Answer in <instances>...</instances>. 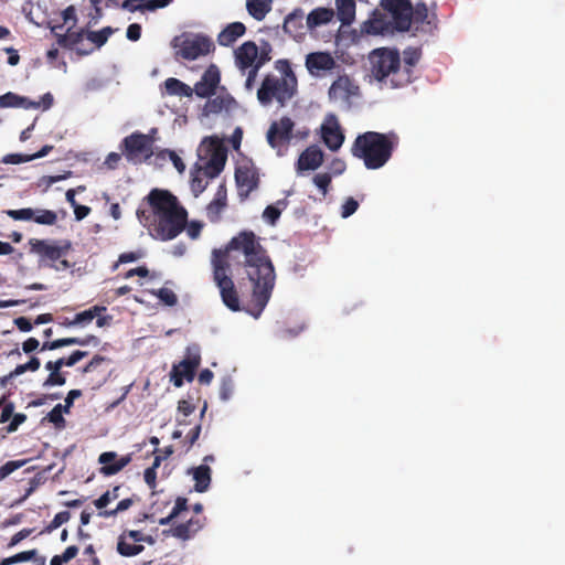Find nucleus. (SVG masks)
Masks as SVG:
<instances>
[{
  "label": "nucleus",
  "mask_w": 565,
  "mask_h": 565,
  "mask_svg": "<svg viewBox=\"0 0 565 565\" xmlns=\"http://www.w3.org/2000/svg\"><path fill=\"white\" fill-rule=\"evenodd\" d=\"M224 253L228 262L231 252L244 256V267L249 281L253 284L250 300L247 302L246 312L258 319L266 308L275 287L276 274L274 265L262 246L259 238L253 231H242L226 245L225 249H214Z\"/></svg>",
  "instance_id": "f257e3e1"
},
{
  "label": "nucleus",
  "mask_w": 565,
  "mask_h": 565,
  "mask_svg": "<svg viewBox=\"0 0 565 565\" xmlns=\"http://www.w3.org/2000/svg\"><path fill=\"white\" fill-rule=\"evenodd\" d=\"M146 200L150 211L139 207L136 214L153 238L171 241L185 228L188 212L172 193L153 189Z\"/></svg>",
  "instance_id": "f03ea898"
},
{
  "label": "nucleus",
  "mask_w": 565,
  "mask_h": 565,
  "mask_svg": "<svg viewBox=\"0 0 565 565\" xmlns=\"http://www.w3.org/2000/svg\"><path fill=\"white\" fill-rule=\"evenodd\" d=\"M397 143L398 137L394 132L366 131L355 138L351 153L362 160L366 169L376 170L387 163Z\"/></svg>",
  "instance_id": "7ed1b4c3"
},
{
  "label": "nucleus",
  "mask_w": 565,
  "mask_h": 565,
  "mask_svg": "<svg viewBox=\"0 0 565 565\" xmlns=\"http://www.w3.org/2000/svg\"><path fill=\"white\" fill-rule=\"evenodd\" d=\"M275 66L280 75L265 76L257 90V99L263 106L275 100L280 107H285L297 94L298 81L287 60H278Z\"/></svg>",
  "instance_id": "20e7f679"
},
{
  "label": "nucleus",
  "mask_w": 565,
  "mask_h": 565,
  "mask_svg": "<svg viewBox=\"0 0 565 565\" xmlns=\"http://www.w3.org/2000/svg\"><path fill=\"white\" fill-rule=\"evenodd\" d=\"M371 72L377 82L392 88L409 84L407 71H401V55L397 50L381 47L370 54Z\"/></svg>",
  "instance_id": "39448f33"
},
{
  "label": "nucleus",
  "mask_w": 565,
  "mask_h": 565,
  "mask_svg": "<svg viewBox=\"0 0 565 565\" xmlns=\"http://www.w3.org/2000/svg\"><path fill=\"white\" fill-rule=\"evenodd\" d=\"M224 253L216 252L213 254V279L220 289L223 303L232 311L242 310L238 291L228 273L231 270L230 263L225 259ZM247 305L243 308L246 311Z\"/></svg>",
  "instance_id": "423d86ee"
},
{
  "label": "nucleus",
  "mask_w": 565,
  "mask_h": 565,
  "mask_svg": "<svg viewBox=\"0 0 565 565\" xmlns=\"http://www.w3.org/2000/svg\"><path fill=\"white\" fill-rule=\"evenodd\" d=\"M30 252L40 256L42 262L55 270H66L71 268V263L65 259L72 249V242L62 239L58 242L49 239L30 238Z\"/></svg>",
  "instance_id": "0eeeda50"
},
{
  "label": "nucleus",
  "mask_w": 565,
  "mask_h": 565,
  "mask_svg": "<svg viewBox=\"0 0 565 565\" xmlns=\"http://www.w3.org/2000/svg\"><path fill=\"white\" fill-rule=\"evenodd\" d=\"M154 139L151 135L135 131L121 141V154L132 164H140L153 154Z\"/></svg>",
  "instance_id": "6e6552de"
},
{
  "label": "nucleus",
  "mask_w": 565,
  "mask_h": 565,
  "mask_svg": "<svg viewBox=\"0 0 565 565\" xmlns=\"http://www.w3.org/2000/svg\"><path fill=\"white\" fill-rule=\"evenodd\" d=\"M63 24H56L51 26V32L56 38V42L61 47L67 50H75L81 56L89 55L95 51V47H87L84 45L86 38V31L81 29L78 31H72L70 26L65 33H62Z\"/></svg>",
  "instance_id": "1a4fd4ad"
},
{
  "label": "nucleus",
  "mask_w": 565,
  "mask_h": 565,
  "mask_svg": "<svg viewBox=\"0 0 565 565\" xmlns=\"http://www.w3.org/2000/svg\"><path fill=\"white\" fill-rule=\"evenodd\" d=\"M329 99L334 103H341L347 108L352 105V99L360 97L361 90L356 82L349 75H339L331 84L328 90Z\"/></svg>",
  "instance_id": "9d476101"
},
{
  "label": "nucleus",
  "mask_w": 565,
  "mask_h": 565,
  "mask_svg": "<svg viewBox=\"0 0 565 565\" xmlns=\"http://www.w3.org/2000/svg\"><path fill=\"white\" fill-rule=\"evenodd\" d=\"M380 6L391 15L393 29L399 32L411 30V0H381Z\"/></svg>",
  "instance_id": "9b49d317"
},
{
  "label": "nucleus",
  "mask_w": 565,
  "mask_h": 565,
  "mask_svg": "<svg viewBox=\"0 0 565 565\" xmlns=\"http://www.w3.org/2000/svg\"><path fill=\"white\" fill-rule=\"evenodd\" d=\"M235 181L241 200H246L259 185L258 169L252 161H244L235 169Z\"/></svg>",
  "instance_id": "f8f14e48"
},
{
  "label": "nucleus",
  "mask_w": 565,
  "mask_h": 565,
  "mask_svg": "<svg viewBox=\"0 0 565 565\" xmlns=\"http://www.w3.org/2000/svg\"><path fill=\"white\" fill-rule=\"evenodd\" d=\"M213 50L214 44L209 36L195 34L182 40L178 54L184 60L193 61L211 53Z\"/></svg>",
  "instance_id": "ddd939ff"
},
{
  "label": "nucleus",
  "mask_w": 565,
  "mask_h": 565,
  "mask_svg": "<svg viewBox=\"0 0 565 565\" xmlns=\"http://www.w3.org/2000/svg\"><path fill=\"white\" fill-rule=\"evenodd\" d=\"M2 214L14 221H34L41 225H54L57 222V214L52 210L23 207L20 210H4Z\"/></svg>",
  "instance_id": "4468645a"
},
{
  "label": "nucleus",
  "mask_w": 565,
  "mask_h": 565,
  "mask_svg": "<svg viewBox=\"0 0 565 565\" xmlns=\"http://www.w3.org/2000/svg\"><path fill=\"white\" fill-rule=\"evenodd\" d=\"M294 121L289 117H281L274 121L267 131V141L270 147L279 149L289 145L292 137Z\"/></svg>",
  "instance_id": "2eb2a0df"
},
{
  "label": "nucleus",
  "mask_w": 565,
  "mask_h": 565,
  "mask_svg": "<svg viewBox=\"0 0 565 565\" xmlns=\"http://www.w3.org/2000/svg\"><path fill=\"white\" fill-rule=\"evenodd\" d=\"M221 81V73L216 65L211 64L202 74L201 79L194 85L193 93L201 98H210L214 95Z\"/></svg>",
  "instance_id": "dca6fc26"
},
{
  "label": "nucleus",
  "mask_w": 565,
  "mask_h": 565,
  "mask_svg": "<svg viewBox=\"0 0 565 565\" xmlns=\"http://www.w3.org/2000/svg\"><path fill=\"white\" fill-rule=\"evenodd\" d=\"M306 67L311 75L320 76L337 67V62L329 52H312L306 56Z\"/></svg>",
  "instance_id": "f3484780"
},
{
  "label": "nucleus",
  "mask_w": 565,
  "mask_h": 565,
  "mask_svg": "<svg viewBox=\"0 0 565 565\" xmlns=\"http://www.w3.org/2000/svg\"><path fill=\"white\" fill-rule=\"evenodd\" d=\"M130 461V455L118 457L114 451H105L98 458V462L102 465L99 471L104 476H114L128 466Z\"/></svg>",
  "instance_id": "a211bd4d"
},
{
  "label": "nucleus",
  "mask_w": 565,
  "mask_h": 565,
  "mask_svg": "<svg viewBox=\"0 0 565 565\" xmlns=\"http://www.w3.org/2000/svg\"><path fill=\"white\" fill-rule=\"evenodd\" d=\"M321 135L324 145L332 151L340 149L344 141V135L341 131L337 118L331 115L327 124L321 126Z\"/></svg>",
  "instance_id": "6ab92c4d"
},
{
  "label": "nucleus",
  "mask_w": 565,
  "mask_h": 565,
  "mask_svg": "<svg viewBox=\"0 0 565 565\" xmlns=\"http://www.w3.org/2000/svg\"><path fill=\"white\" fill-rule=\"evenodd\" d=\"M234 54L236 66L244 73L256 64L258 46L253 41H246L235 50Z\"/></svg>",
  "instance_id": "aec40b11"
},
{
  "label": "nucleus",
  "mask_w": 565,
  "mask_h": 565,
  "mask_svg": "<svg viewBox=\"0 0 565 565\" xmlns=\"http://www.w3.org/2000/svg\"><path fill=\"white\" fill-rule=\"evenodd\" d=\"M227 159L226 150L216 146L212 149L210 158L202 170L209 179L216 178L224 169Z\"/></svg>",
  "instance_id": "412c9836"
},
{
  "label": "nucleus",
  "mask_w": 565,
  "mask_h": 565,
  "mask_svg": "<svg viewBox=\"0 0 565 565\" xmlns=\"http://www.w3.org/2000/svg\"><path fill=\"white\" fill-rule=\"evenodd\" d=\"M323 162V152L318 146H310L298 158L297 170L299 172L316 170Z\"/></svg>",
  "instance_id": "4be33fe9"
},
{
  "label": "nucleus",
  "mask_w": 565,
  "mask_h": 565,
  "mask_svg": "<svg viewBox=\"0 0 565 565\" xmlns=\"http://www.w3.org/2000/svg\"><path fill=\"white\" fill-rule=\"evenodd\" d=\"M227 205V196L225 185H220L214 199L206 206V215L210 222L215 223L221 218V213Z\"/></svg>",
  "instance_id": "5701e85b"
},
{
  "label": "nucleus",
  "mask_w": 565,
  "mask_h": 565,
  "mask_svg": "<svg viewBox=\"0 0 565 565\" xmlns=\"http://www.w3.org/2000/svg\"><path fill=\"white\" fill-rule=\"evenodd\" d=\"M246 32V26L242 22H232L227 24L217 35V43L221 46L233 45Z\"/></svg>",
  "instance_id": "b1692460"
},
{
  "label": "nucleus",
  "mask_w": 565,
  "mask_h": 565,
  "mask_svg": "<svg viewBox=\"0 0 565 565\" xmlns=\"http://www.w3.org/2000/svg\"><path fill=\"white\" fill-rule=\"evenodd\" d=\"M303 19V11L301 9H295L285 18L284 31L294 38L302 35L305 29Z\"/></svg>",
  "instance_id": "393cba45"
},
{
  "label": "nucleus",
  "mask_w": 565,
  "mask_h": 565,
  "mask_svg": "<svg viewBox=\"0 0 565 565\" xmlns=\"http://www.w3.org/2000/svg\"><path fill=\"white\" fill-rule=\"evenodd\" d=\"M365 30L370 34H387L394 31L393 23L382 13H374L373 17L365 22Z\"/></svg>",
  "instance_id": "a878e982"
},
{
  "label": "nucleus",
  "mask_w": 565,
  "mask_h": 565,
  "mask_svg": "<svg viewBox=\"0 0 565 565\" xmlns=\"http://www.w3.org/2000/svg\"><path fill=\"white\" fill-rule=\"evenodd\" d=\"M334 17V11L331 8H316L306 19V24L309 30H315L320 25L328 24Z\"/></svg>",
  "instance_id": "bb28decb"
},
{
  "label": "nucleus",
  "mask_w": 565,
  "mask_h": 565,
  "mask_svg": "<svg viewBox=\"0 0 565 565\" xmlns=\"http://www.w3.org/2000/svg\"><path fill=\"white\" fill-rule=\"evenodd\" d=\"M188 364L183 361H180L178 364L172 366L170 372L171 382L175 387H181L183 385L184 380L188 382H192L195 376V369H189Z\"/></svg>",
  "instance_id": "cd10ccee"
},
{
  "label": "nucleus",
  "mask_w": 565,
  "mask_h": 565,
  "mask_svg": "<svg viewBox=\"0 0 565 565\" xmlns=\"http://www.w3.org/2000/svg\"><path fill=\"white\" fill-rule=\"evenodd\" d=\"M337 17L342 25H350L355 19V0H335Z\"/></svg>",
  "instance_id": "c85d7f7f"
},
{
  "label": "nucleus",
  "mask_w": 565,
  "mask_h": 565,
  "mask_svg": "<svg viewBox=\"0 0 565 565\" xmlns=\"http://www.w3.org/2000/svg\"><path fill=\"white\" fill-rule=\"evenodd\" d=\"M234 104L235 99L231 95H218L214 98H210L204 109L207 114H218L224 109L230 110Z\"/></svg>",
  "instance_id": "c756f323"
},
{
  "label": "nucleus",
  "mask_w": 565,
  "mask_h": 565,
  "mask_svg": "<svg viewBox=\"0 0 565 565\" xmlns=\"http://www.w3.org/2000/svg\"><path fill=\"white\" fill-rule=\"evenodd\" d=\"M163 86L166 89V94L170 96L191 97L193 95L192 87L174 77L167 78L163 82Z\"/></svg>",
  "instance_id": "7c9ffc66"
},
{
  "label": "nucleus",
  "mask_w": 565,
  "mask_h": 565,
  "mask_svg": "<svg viewBox=\"0 0 565 565\" xmlns=\"http://www.w3.org/2000/svg\"><path fill=\"white\" fill-rule=\"evenodd\" d=\"M273 0H246L248 13L257 21L265 19L271 10Z\"/></svg>",
  "instance_id": "2f4dec72"
},
{
  "label": "nucleus",
  "mask_w": 565,
  "mask_h": 565,
  "mask_svg": "<svg viewBox=\"0 0 565 565\" xmlns=\"http://www.w3.org/2000/svg\"><path fill=\"white\" fill-rule=\"evenodd\" d=\"M422 52L418 49L407 47L403 52V65L401 64V71H407L409 75V83L414 79V67L419 62Z\"/></svg>",
  "instance_id": "473e14b6"
},
{
  "label": "nucleus",
  "mask_w": 565,
  "mask_h": 565,
  "mask_svg": "<svg viewBox=\"0 0 565 565\" xmlns=\"http://www.w3.org/2000/svg\"><path fill=\"white\" fill-rule=\"evenodd\" d=\"M194 489L196 492H205L211 483V468L201 465L193 469Z\"/></svg>",
  "instance_id": "72a5a7b5"
},
{
  "label": "nucleus",
  "mask_w": 565,
  "mask_h": 565,
  "mask_svg": "<svg viewBox=\"0 0 565 565\" xmlns=\"http://www.w3.org/2000/svg\"><path fill=\"white\" fill-rule=\"evenodd\" d=\"M115 32L111 26H105L99 31H88L86 32V39L90 42L92 45L88 47L100 49L108 41L109 36Z\"/></svg>",
  "instance_id": "f704fd0d"
},
{
  "label": "nucleus",
  "mask_w": 565,
  "mask_h": 565,
  "mask_svg": "<svg viewBox=\"0 0 565 565\" xmlns=\"http://www.w3.org/2000/svg\"><path fill=\"white\" fill-rule=\"evenodd\" d=\"M106 310L107 309L104 306H93L87 310L76 313L73 318V322H76V326L85 327Z\"/></svg>",
  "instance_id": "c9c22d12"
},
{
  "label": "nucleus",
  "mask_w": 565,
  "mask_h": 565,
  "mask_svg": "<svg viewBox=\"0 0 565 565\" xmlns=\"http://www.w3.org/2000/svg\"><path fill=\"white\" fill-rule=\"evenodd\" d=\"M424 23H430L428 21V8L426 3L418 2L415 6L412 4L411 28L414 25L415 30H418L419 25Z\"/></svg>",
  "instance_id": "e433bc0d"
},
{
  "label": "nucleus",
  "mask_w": 565,
  "mask_h": 565,
  "mask_svg": "<svg viewBox=\"0 0 565 565\" xmlns=\"http://www.w3.org/2000/svg\"><path fill=\"white\" fill-rule=\"evenodd\" d=\"M204 171L202 167H198L191 171V190L194 193V196H199L207 186V181H205Z\"/></svg>",
  "instance_id": "4c0bfd02"
},
{
  "label": "nucleus",
  "mask_w": 565,
  "mask_h": 565,
  "mask_svg": "<svg viewBox=\"0 0 565 565\" xmlns=\"http://www.w3.org/2000/svg\"><path fill=\"white\" fill-rule=\"evenodd\" d=\"M145 550L143 545L129 543L125 536H119L117 543V551L122 556H135Z\"/></svg>",
  "instance_id": "58836bf2"
},
{
  "label": "nucleus",
  "mask_w": 565,
  "mask_h": 565,
  "mask_svg": "<svg viewBox=\"0 0 565 565\" xmlns=\"http://www.w3.org/2000/svg\"><path fill=\"white\" fill-rule=\"evenodd\" d=\"M287 206L286 200H279L275 205H268L263 212L264 220L270 225H275L280 217L281 210Z\"/></svg>",
  "instance_id": "ea45409f"
},
{
  "label": "nucleus",
  "mask_w": 565,
  "mask_h": 565,
  "mask_svg": "<svg viewBox=\"0 0 565 565\" xmlns=\"http://www.w3.org/2000/svg\"><path fill=\"white\" fill-rule=\"evenodd\" d=\"M184 363H186V366H190L189 369H198L201 363V350L199 344H190L185 349V356L182 360Z\"/></svg>",
  "instance_id": "a19ab883"
},
{
  "label": "nucleus",
  "mask_w": 565,
  "mask_h": 565,
  "mask_svg": "<svg viewBox=\"0 0 565 565\" xmlns=\"http://www.w3.org/2000/svg\"><path fill=\"white\" fill-rule=\"evenodd\" d=\"M119 490L120 487H114L111 490H107L105 493H103L98 499L94 500V505L99 510L104 511L105 508L116 499L119 498Z\"/></svg>",
  "instance_id": "79ce46f5"
},
{
  "label": "nucleus",
  "mask_w": 565,
  "mask_h": 565,
  "mask_svg": "<svg viewBox=\"0 0 565 565\" xmlns=\"http://www.w3.org/2000/svg\"><path fill=\"white\" fill-rule=\"evenodd\" d=\"M163 534H171L172 536L180 539L182 541H188L195 535L194 532L190 529V526L186 525L185 522L175 525L169 531H163Z\"/></svg>",
  "instance_id": "37998d69"
},
{
  "label": "nucleus",
  "mask_w": 565,
  "mask_h": 565,
  "mask_svg": "<svg viewBox=\"0 0 565 565\" xmlns=\"http://www.w3.org/2000/svg\"><path fill=\"white\" fill-rule=\"evenodd\" d=\"M45 481V472H38L33 478L30 479L28 488L25 489L24 494L20 499V502L26 500L40 486L44 484Z\"/></svg>",
  "instance_id": "c03bdc74"
},
{
  "label": "nucleus",
  "mask_w": 565,
  "mask_h": 565,
  "mask_svg": "<svg viewBox=\"0 0 565 565\" xmlns=\"http://www.w3.org/2000/svg\"><path fill=\"white\" fill-rule=\"evenodd\" d=\"M63 405L57 404L55 405L51 412L47 413L46 419L52 423L56 428H64L65 427V419L63 417Z\"/></svg>",
  "instance_id": "a18cd8bd"
},
{
  "label": "nucleus",
  "mask_w": 565,
  "mask_h": 565,
  "mask_svg": "<svg viewBox=\"0 0 565 565\" xmlns=\"http://www.w3.org/2000/svg\"><path fill=\"white\" fill-rule=\"evenodd\" d=\"M36 554V550L20 552L13 556L3 558L0 565H12L17 563L28 562L34 558Z\"/></svg>",
  "instance_id": "49530a36"
},
{
  "label": "nucleus",
  "mask_w": 565,
  "mask_h": 565,
  "mask_svg": "<svg viewBox=\"0 0 565 565\" xmlns=\"http://www.w3.org/2000/svg\"><path fill=\"white\" fill-rule=\"evenodd\" d=\"M134 503L131 498L122 499L118 502L117 507L114 510H104L98 512V516L100 518H111L117 513L128 510Z\"/></svg>",
  "instance_id": "de8ad7c7"
},
{
  "label": "nucleus",
  "mask_w": 565,
  "mask_h": 565,
  "mask_svg": "<svg viewBox=\"0 0 565 565\" xmlns=\"http://www.w3.org/2000/svg\"><path fill=\"white\" fill-rule=\"evenodd\" d=\"M149 6V0H124L119 4V7L129 12L150 10Z\"/></svg>",
  "instance_id": "09e8293b"
},
{
  "label": "nucleus",
  "mask_w": 565,
  "mask_h": 565,
  "mask_svg": "<svg viewBox=\"0 0 565 565\" xmlns=\"http://www.w3.org/2000/svg\"><path fill=\"white\" fill-rule=\"evenodd\" d=\"M71 519V513L68 511H61L55 514L53 520L46 525L43 532L51 533L54 530L58 529L62 524L66 523Z\"/></svg>",
  "instance_id": "8fccbe9b"
},
{
  "label": "nucleus",
  "mask_w": 565,
  "mask_h": 565,
  "mask_svg": "<svg viewBox=\"0 0 565 565\" xmlns=\"http://www.w3.org/2000/svg\"><path fill=\"white\" fill-rule=\"evenodd\" d=\"M107 356L95 354L92 360L81 370L82 374L95 372L103 363H110Z\"/></svg>",
  "instance_id": "3c124183"
},
{
  "label": "nucleus",
  "mask_w": 565,
  "mask_h": 565,
  "mask_svg": "<svg viewBox=\"0 0 565 565\" xmlns=\"http://www.w3.org/2000/svg\"><path fill=\"white\" fill-rule=\"evenodd\" d=\"M28 460H10L0 467V481L6 479L15 470L22 468Z\"/></svg>",
  "instance_id": "603ef678"
},
{
  "label": "nucleus",
  "mask_w": 565,
  "mask_h": 565,
  "mask_svg": "<svg viewBox=\"0 0 565 565\" xmlns=\"http://www.w3.org/2000/svg\"><path fill=\"white\" fill-rule=\"evenodd\" d=\"M22 96H19L12 92H8L0 96V107L9 108V107H19L21 104Z\"/></svg>",
  "instance_id": "864d4df0"
},
{
  "label": "nucleus",
  "mask_w": 565,
  "mask_h": 565,
  "mask_svg": "<svg viewBox=\"0 0 565 565\" xmlns=\"http://www.w3.org/2000/svg\"><path fill=\"white\" fill-rule=\"evenodd\" d=\"M41 362L36 356H32L29 362L19 364L14 369V374H23L25 372H35L40 369Z\"/></svg>",
  "instance_id": "5fc2aeb1"
},
{
  "label": "nucleus",
  "mask_w": 565,
  "mask_h": 565,
  "mask_svg": "<svg viewBox=\"0 0 565 565\" xmlns=\"http://www.w3.org/2000/svg\"><path fill=\"white\" fill-rule=\"evenodd\" d=\"M313 183L326 195L331 184V175L329 173H318L313 177Z\"/></svg>",
  "instance_id": "6e6d98bb"
},
{
  "label": "nucleus",
  "mask_w": 565,
  "mask_h": 565,
  "mask_svg": "<svg viewBox=\"0 0 565 565\" xmlns=\"http://www.w3.org/2000/svg\"><path fill=\"white\" fill-rule=\"evenodd\" d=\"M154 295L168 306H174L178 302L177 295L169 288H160Z\"/></svg>",
  "instance_id": "4d7b16f0"
},
{
  "label": "nucleus",
  "mask_w": 565,
  "mask_h": 565,
  "mask_svg": "<svg viewBox=\"0 0 565 565\" xmlns=\"http://www.w3.org/2000/svg\"><path fill=\"white\" fill-rule=\"evenodd\" d=\"M32 161L31 154L9 153L3 157L2 162L7 164H20Z\"/></svg>",
  "instance_id": "13d9d810"
},
{
  "label": "nucleus",
  "mask_w": 565,
  "mask_h": 565,
  "mask_svg": "<svg viewBox=\"0 0 565 565\" xmlns=\"http://www.w3.org/2000/svg\"><path fill=\"white\" fill-rule=\"evenodd\" d=\"M270 52H271L270 44L265 42L264 45H262L260 51L258 50L257 61H256L255 65L260 68L265 63L270 61V58H271Z\"/></svg>",
  "instance_id": "bf43d9fd"
},
{
  "label": "nucleus",
  "mask_w": 565,
  "mask_h": 565,
  "mask_svg": "<svg viewBox=\"0 0 565 565\" xmlns=\"http://www.w3.org/2000/svg\"><path fill=\"white\" fill-rule=\"evenodd\" d=\"M358 207H359L358 201L354 200L353 198H348L342 205L341 216L343 218L351 216L352 214H354L356 212Z\"/></svg>",
  "instance_id": "052dcab7"
},
{
  "label": "nucleus",
  "mask_w": 565,
  "mask_h": 565,
  "mask_svg": "<svg viewBox=\"0 0 565 565\" xmlns=\"http://www.w3.org/2000/svg\"><path fill=\"white\" fill-rule=\"evenodd\" d=\"M66 382L65 376L61 372H50L49 376L44 381V386H62Z\"/></svg>",
  "instance_id": "680f3d73"
},
{
  "label": "nucleus",
  "mask_w": 565,
  "mask_h": 565,
  "mask_svg": "<svg viewBox=\"0 0 565 565\" xmlns=\"http://www.w3.org/2000/svg\"><path fill=\"white\" fill-rule=\"evenodd\" d=\"M88 355L87 351L75 350L67 358L63 359L64 366H74L77 362Z\"/></svg>",
  "instance_id": "e2e57ef3"
},
{
  "label": "nucleus",
  "mask_w": 565,
  "mask_h": 565,
  "mask_svg": "<svg viewBox=\"0 0 565 565\" xmlns=\"http://www.w3.org/2000/svg\"><path fill=\"white\" fill-rule=\"evenodd\" d=\"M26 420V415L23 413L13 414L10 424L6 427L8 434L14 433L18 430L19 426L22 425Z\"/></svg>",
  "instance_id": "0e129e2a"
},
{
  "label": "nucleus",
  "mask_w": 565,
  "mask_h": 565,
  "mask_svg": "<svg viewBox=\"0 0 565 565\" xmlns=\"http://www.w3.org/2000/svg\"><path fill=\"white\" fill-rule=\"evenodd\" d=\"M203 224L201 222L192 221L189 224L186 223L184 230H186V234L190 238L196 239L200 236Z\"/></svg>",
  "instance_id": "69168bd1"
},
{
  "label": "nucleus",
  "mask_w": 565,
  "mask_h": 565,
  "mask_svg": "<svg viewBox=\"0 0 565 565\" xmlns=\"http://www.w3.org/2000/svg\"><path fill=\"white\" fill-rule=\"evenodd\" d=\"M32 532H33L32 529H22L21 531H19L11 537V540L8 544V547H13V546L18 545L21 541H23L24 539L30 536L32 534Z\"/></svg>",
  "instance_id": "338daca9"
},
{
  "label": "nucleus",
  "mask_w": 565,
  "mask_h": 565,
  "mask_svg": "<svg viewBox=\"0 0 565 565\" xmlns=\"http://www.w3.org/2000/svg\"><path fill=\"white\" fill-rule=\"evenodd\" d=\"M188 510V499L178 497L174 507L171 510L172 516L178 518L183 511Z\"/></svg>",
  "instance_id": "774afa93"
}]
</instances>
